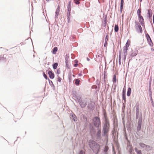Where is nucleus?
Returning a JSON list of instances; mask_svg holds the SVG:
<instances>
[{"mask_svg":"<svg viewBox=\"0 0 154 154\" xmlns=\"http://www.w3.org/2000/svg\"><path fill=\"white\" fill-rule=\"evenodd\" d=\"M5 59L6 58L4 57L3 55H0V61L1 60H5Z\"/></svg>","mask_w":154,"mask_h":154,"instance_id":"41","label":"nucleus"},{"mask_svg":"<svg viewBox=\"0 0 154 154\" xmlns=\"http://www.w3.org/2000/svg\"><path fill=\"white\" fill-rule=\"evenodd\" d=\"M134 149L137 154H142L141 150L138 149L137 148H135Z\"/></svg>","mask_w":154,"mask_h":154,"instance_id":"30","label":"nucleus"},{"mask_svg":"<svg viewBox=\"0 0 154 154\" xmlns=\"http://www.w3.org/2000/svg\"><path fill=\"white\" fill-rule=\"evenodd\" d=\"M112 87H113V89L114 90H115L116 87V85L114 83V84H113L112 85Z\"/></svg>","mask_w":154,"mask_h":154,"instance_id":"46","label":"nucleus"},{"mask_svg":"<svg viewBox=\"0 0 154 154\" xmlns=\"http://www.w3.org/2000/svg\"><path fill=\"white\" fill-rule=\"evenodd\" d=\"M50 63L48 62V64H48V65H49V64H50Z\"/></svg>","mask_w":154,"mask_h":154,"instance_id":"64","label":"nucleus"},{"mask_svg":"<svg viewBox=\"0 0 154 154\" xmlns=\"http://www.w3.org/2000/svg\"><path fill=\"white\" fill-rule=\"evenodd\" d=\"M71 1H70L68 3L67 5V10L71 11Z\"/></svg>","mask_w":154,"mask_h":154,"instance_id":"23","label":"nucleus"},{"mask_svg":"<svg viewBox=\"0 0 154 154\" xmlns=\"http://www.w3.org/2000/svg\"><path fill=\"white\" fill-rule=\"evenodd\" d=\"M49 83L50 85L52 87L53 89L54 90H55V87L54 86V85L53 84V83L52 82V81L50 80H49Z\"/></svg>","mask_w":154,"mask_h":154,"instance_id":"22","label":"nucleus"},{"mask_svg":"<svg viewBox=\"0 0 154 154\" xmlns=\"http://www.w3.org/2000/svg\"><path fill=\"white\" fill-rule=\"evenodd\" d=\"M43 76L44 77L45 79H46V80L48 79L49 81V80H50V79L47 77V75L45 74V72H43Z\"/></svg>","mask_w":154,"mask_h":154,"instance_id":"40","label":"nucleus"},{"mask_svg":"<svg viewBox=\"0 0 154 154\" xmlns=\"http://www.w3.org/2000/svg\"><path fill=\"white\" fill-rule=\"evenodd\" d=\"M66 66L68 68H69V66L68 64V61H65Z\"/></svg>","mask_w":154,"mask_h":154,"instance_id":"45","label":"nucleus"},{"mask_svg":"<svg viewBox=\"0 0 154 154\" xmlns=\"http://www.w3.org/2000/svg\"><path fill=\"white\" fill-rule=\"evenodd\" d=\"M145 36L146 37L148 43L149 45L151 46L152 47L153 45V43L151 39V38L148 33H145Z\"/></svg>","mask_w":154,"mask_h":154,"instance_id":"6","label":"nucleus"},{"mask_svg":"<svg viewBox=\"0 0 154 154\" xmlns=\"http://www.w3.org/2000/svg\"><path fill=\"white\" fill-rule=\"evenodd\" d=\"M119 64L120 65L121 63V60H119Z\"/></svg>","mask_w":154,"mask_h":154,"instance_id":"56","label":"nucleus"},{"mask_svg":"<svg viewBox=\"0 0 154 154\" xmlns=\"http://www.w3.org/2000/svg\"><path fill=\"white\" fill-rule=\"evenodd\" d=\"M132 148H130L129 151L130 152V154H132Z\"/></svg>","mask_w":154,"mask_h":154,"instance_id":"55","label":"nucleus"},{"mask_svg":"<svg viewBox=\"0 0 154 154\" xmlns=\"http://www.w3.org/2000/svg\"><path fill=\"white\" fill-rule=\"evenodd\" d=\"M73 97H74L75 98H76V99H77V100L78 101V102H80V98H81V97H78V96H77L76 95H74V96H73Z\"/></svg>","mask_w":154,"mask_h":154,"instance_id":"38","label":"nucleus"},{"mask_svg":"<svg viewBox=\"0 0 154 154\" xmlns=\"http://www.w3.org/2000/svg\"><path fill=\"white\" fill-rule=\"evenodd\" d=\"M107 42H105V43H104V47H106L107 46Z\"/></svg>","mask_w":154,"mask_h":154,"instance_id":"52","label":"nucleus"},{"mask_svg":"<svg viewBox=\"0 0 154 154\" xmlns=\"http://www.w3.org/2000/svg\"><path fill=\"white\" fill-rule=\"evenodd\" d=\"M126 55H124L123 60H124V62L125 60V59H126Z\"/></svg>","mask_w":154,"mask_h":154,"instance_id":"53","label":"nucleus"},{"mask_svg":"<svg viewBox=\"0 0 154 154\" xmlns=\"http://www.w3.org/2000/svg\"><path fill=\"white\" fill-rule=\"evenodd\" d=\"M129 45H130V41L128 39V40L126 43L125 46H124V47H125V48H127L128 49V48L129 46Z\"/></svg>","mask_w":154,"mask_h":154,"instance_id":"27","label":"nucleus"},{"mask_svg":"<svg viewBox=\"0 0 154 154\" xmlns=\"http://www.w3.org/2000/svg\"><path fill=\"white\" fill-rule=\"evenodd\" d=\"M88 144L90 147L95 154H98L99 151L100 146L95 141L90 140L88 141Z\"/></svg>","mask_w":154,"mask_h":154,"instance_id":"1","label":"nucleus"},{"mask_svg":"<svg viewBox=\"0 0 154 154\" xmlns=\"http://www.w3.org/2000/svg\"><path fill=\"white\" fill-rule=\"evenodd\" d=\"M104 118V122L109 121L108 118L107 117L106 113V112H104L103 113Z\"/></svg>","mask_w":154,"mask_h":154,"instance_id":"19","label":"nucleus"},{"mask_svg":"<svg viewBox=\"0 0 154 154\" xmlns=\"http://www.w3.org/2000/svg\"><path fill=\"white\" fill-rule=\"evenodd\" d=\"M69 58V55L68 54H66L65 57V61H68V60Z\"/></svg>","mask_w":154,"mask_h":154,"instance_id":"36","label":"nucleus"},{"mask_svg":"<svg viewBox=\"0 0 154 154\" xmlns=\"http://www.w3.org/2000/svg\"><path fill=\"white\" fill-rule=\"evenodd\" d=\"M82 75V74L81 73H80L78 74V76H81Z\"/></svg>","mask_w":154,"mask_h":154,"instance_id":"59","label":"nucleus"},{"mask_svg":"<svg viewBox=\"0 0 154 154\" xmlns=\"http://www.w3.org/2000/svg\"><path fill=\"white\" fill-rule=\"evenodd\" d=\"M106 23H103V25L104 26H106Z\"/></svg>","mask_w":154,"mask_h":154,"instance_id":"60","label":"nucleus"},{"mask_svg":"<svg viewBox=\"0 0 154 154\" xmlns=\"http://www.w3.org/2000/svg\"><path fill=\"white\" fill-rule=\"evenodd\" d=\"M94 125L97 129H99L101 126V122L100 118L98 116L95 117L93 119Z\"/></svg>","mask_w":154,"mask_h":154,"instance_id":"3","label":"nucleus"},{"mask_svg":"<svg viewBox=\"0 0 154 154\" xmlns=\"http://www.w3.org/2000/svg\"><path fill=\"white\" fill-rule=\"evenodd\" d=\"M124 4V0H121L120 3V12H122L123 9V5Z\"/></svg>","mask_w":154,"mask_h":154,"instance_id":"18","label":"nucleus"},{"mask_svg":"<svg viewBox=\"0 0 154 154\" xmlns=\"http://www.w3.org/2000/svg\"><path fill=\"white\" fill-rule=\"evenodd\" d=\"M139 21L142 26H144L145 24L144 22V20L143 17L142 15L138 16Z\"/></svg>","mask_w":154,"mask_h":154,"instance_id":"9","label":"nucleus"},{"mask_svg":"<svg viewBox=\"0 0 154 154\" xmlns=\"http://www.w3.org/2000/svg\"><path fill=\"white\" fill-rule=\"evenodd\" d=\"M74 81H75V84L76 85L78 86L80 85L81 82L80 80L78 79H75Z\"/></svg>","mask_w":154,"mask_h":154,"instance_id":"17","label":"nucleus"},{"mask_svg":"<svg viewBox=\"0 0 154 154\" xmlns=\"http://www.w3.org/2000/svg\"><path fill=\"white\" fill-rule=\"evenodd\" d=\"M148 93L150 97L151 98V100H152V91L151 83H150L149 86Z\"/></svg>","mask_w":154,"mask_h":154,"instance_id":"16","label":"nucleus"},{"mask_svg":"<svg viewBox=\"0 0 154 154\" xmlns=\"http://www.w3.org/2000/svg\"><path fill=\"white\" fill-rule=\"evenodd\" d=\"M46 72H48L49 77L51 79H52L54 78V74L50 68L49 67L48 69L46 70Z\"/></svg>","mask_w":154,"mask_h":154,"instance_id":"7","label":"nucleus"},{"mask_svg":"<svg viewBox=\"0 0 154 154\" xmlns=\"http://www.w3.org/2000/svg\"><path fill=\"white\" fill-rule=\"evenodd\" d=\"M90 128H91V129H94L93 127V126H92V127H90Z\"/></svg>","mask_w":154,"mask_h":154,"instance_id":"63","label":"nucleus"},{"mask_svg":"<svg viewBox=\"0 0 154 154\" xmlns=\"http://www.w3.org/2000/svg\"><path fill=\"white\" fill-rule=\"evenodd\" d=\"M108 39H109V35H108V33H107L106 35L105 38V42H107Z\"/></svg>","mask_w":154,"mask_h":154,"instance_id":"43","label":"nucleus"},{"mask_svg":"<svg viewBox=\"0 0 154 154\" xmlns=\"http://www.w3.org/2000/svg\"><path fill=\"white\" fill-rule=\"evenodd\" d=\"M151 148L152 147L150 146L146 145V146L144 149L146 150L149 151L151 150Z\"/></svg>","mask_w":154,"mask_h":154,"instance_id":"35","label":"nucleus"},{"mask_svg":"<svg viewBox=\"0 0 154 154\" xmlns=\"http://www.w3.org/2000/svg\"><path fill=\"white\" fill-rule=\"evenodd\" d=\"M119 30L118 26L116 24L114 27V31L115 32H118Z\"/></svg>","mask_w":154,"mask_h":154,"instance_id":"32","label":"nucleus"},{"mask_svg":"<svg viewBox=\"0 0 154 154\" xmlns=\"http://www.w3.org/2000/svg\"><path fill=\"white\" fill-rule=\"evenodd\" d=\"M136 118L137 119L138 118L139 119L140 117H139V112L138 107H136Z\"/></svg>","mask_w":154,"mask_h":154,"instance_id":"21","label":"nucleus"},{"mask_svg":"<svg viewBox=\"0 0 154 154\" xmlns=\"http://www.w3.org/2000/svg\"><path fill=\"white\" fill-rule=\"evenodd\" d=\"M109 150V147L107 146H105L104 147L103 151L105 154H107V152Z\"/></svg>","mask_w":154,"mask_h":154,"instance_id":"24","label":"nucleus"},{"mask_svg":"<svg viewBox=\"0 0 154 154\" xmlns=\"http://www.w3.org/2000/svg\"><path fill=\"white\" fill-rule=\"evenodd\" d=\"M71 11L67 10V17L68 21L70 20V16H71L70 14Z\"/></svg>","mask_w":154,"mask_h":154,"instance_id":"26","label":"nucleus"},{"mask_svg":"<svg viewBox=\"0 0 154 154\" xmlns=\"http://www.w3.org/2000/svg\"><path fill=\"white\" fill-rule=\"evenodd\" d=\"M96 139L98 141H100L102 138L101 136V130L100 128L97 129L96 134Z\"/></svg>","mask_w":154,"mask_h":154,"instance_id":"8","label":"nucleus"},{"mask_svg":"<svg viewBox=\"0 0 154 154\" xmlns=\"http://www.w3.org/2000/svg\"><path fill=\"white\" fill-rule=\"evenodd\" d=\"M141 8H139L137 10V14L138 16L141 15Z\"/></svg>","mask_w":154,"mask_h":154,"instance_id":"33","label":"nucleus"},{"mask_svg":"<svg viewBox=\"0 0 154 154\" xmlns=\"http://www.w3.org/2000/svg\"><path fill=\"white\" fill-rule=\"evenodd\" d=\"M74 3L77 5H79L80 4V0H74Z\"/></svg>","mask_w":154,"mask_h":154,"instance_id":"39","label":"nucleus"},{"mask_svg":"<svg viewBox=\"0 0 154 154\" xmlns=\"http://www.w3.org/2000/svg\"><path fill=\"white\" fill-rule=\"evenodd\" d=\"M78 65V64L76 63H75V64L74 65V66L75 67H76Z\"/></svg>","mask_w":154,"mask_h":154,"instance_id":"58","label":"nucleus"},{"mask_svg":"<svg viewBox=\"0 0 154 154\" xmlns=\"http://www.w3.org/2000/svg\"><path fill=\"white\" fill-rule=\"evenodd\" d=\"M151 51H154V49L153 48H151Z\"/></svg>","mask_w":154,"mask_h":154,"instance_id":"61","label":"nucleus"},{"mask_svg":"<svg viewBox=\"0 0 154 154\" xmlns=\"http://www.w3.org/2000/svg\"><path fill=\"white\" fill-rule=\"evenodd\" d=\"M121 54H122V50L121 49L119 53V60H121Z\"/></svg>","mask_w":154,"mask_h":154,"instance_id":"42","label":"nucleus"},{"mask_svg":"<svg viewBox=\"0 0 154 154\" xmlns=\"http://www.w3.org/2000/svg\"><path fill=\"white\" fill-rule=\"evenodd\" d=\"M69 117L71 120H73L75 122L77 121V118L76 115L74 114H71Z\"/></svg>","mask_w":154,"mask_h":154,"instance_id":"11","label":"nucleus"},{"mask_svg":"<svg viewBox=\"0 0 154 154\" xmlns=\"http://www.w3.org/2000/svg\"><path fill=\"white\" fill-rule=\"evenodd\" d=\"M132 52L131 53L130 55V56L131 57H133L135 56H136L137 54L138 51L137 50H135L134 51H132Z\"/></svg>","mask_w":154,"mask_h":154,"instance_id":"15","label":"nucleus"},{"mask_svg":"<svg viewBox=\"0 0 154 154\" xmlns=\"http://www.w3.org/2000/svg\"><path fill=\"white\" fill-rule=\"evenodd\" d=\"M87 104V101L81 100L79 103V104L81 107L83 108L85 107Z\"/></svg>","mask_w":154,"mask_h":154,"instance_id":"13","label":"nucleus"},{"mask_svg":"<svg viewBox=\"0 0 154 154\" xmlns=\"http://www.w3.org/2000/svg\"><path fill=\"white\" fill-rule=\"evenodd\" d=\"M112 81L114 83H115L116 82V75L115 74H114L113 78L112 79Z\"/></svg>","mask_w":154,"mask_h":154,"instance_id":"34","label":"nucleus"},{"mask_svg":"<svg viewBox=\"0 0 154 154\" xmlns=\"http://www.w3.org/2000/svg\"><path fill=\"white\" fill-rule=\"evenodd\" d=\"M104 23H107V19H106V16L104 19Z\"/></svg>","mask_w":154,"mask_h":154,"instance_id":"51","label":"nucleus"},{"mask_svg":"<svg viewBox=\"0 0 154 154\" xmlns=\"http://www.w3.org/2000/svg\"><path fill=\"white\" fill-rule=\"evenodd\" d=\"M88 108L90 110H93L94 109V106L93 104L91 103H89L88 106Z\"/></svg>","mask_w":154,"mask_h":154,"instance_id":"14","label":"nucleus"},{"mask_svg":"<svg viewBox=\"0 0 154 154\" xmlns=\"http://www.w3.org/2000/svg\"><path fill=\"white\" fill-rule=\"evenodd\" d=\"M58 50V48L57 47H54L52 51V53L53 54H55Z\"/></svg>","mask_w":154,"mask_h":154,"instance_id":"25","label":"nucleus"},{"mask_svg":"<svg viewBox=\"0 0 154 154\" xmlns=\"http://www.w3.org/2000/svg\"><path fill=\"white\" fill-rule=\"evenodd\" d=\"M131 91V88L130 87L128 88V91L127 93V95L128 97L130 96Z\"/></svg>","mask_w":154,"mask_h":154,"instance_id":"20","label":"nucleus"},{"mask_svg":"<svg viewBox=\"0 0 154 154\" xmlns=\"http://www.w3.org/2000/svg\"><path fill=\"white\" fill-rule=\"evenodd\" d=\"M128 49V48L123 47V52L124 55H127V51Z\"/></svg>","mask_w":154,"mask_h":154,"instance_id":"29","label":"nucleus"},{"mask_svg":"<svg viewBox=\"0 0 154 154\" xmlns=\"http://www.w3.org/2000/svg\"><path fill=\"white\" fill-rule=\"evenodd\" d=\"M147 17L149 20H151V18L152 17V13L151 9L149 8L147 10Z\"/></svg>","mask_w":154,"mask_h":154,"instance_id":"12","label":"nucleus"},{"mask_svg":"<svg viewBox=\"0 0 154 154\" xmlns=\"http://www.w3.org/2000/svg\"><path fill=\"white\" fill-rule=\"evenodd\" d=\"M83 152L82 150H81L80 151V153L79 154H83Z\"/></svg>","mask_w":154,"mask_h":154,"instance_id":"57","label":"nucleus"},{"mask_svg":"<svg viewBox=\"0 0 154 154\" xmlns=\"http://www.w3.org/2000/svg\"><path fill=\"white\" fill-rule=\"evenodd\" d=\"M96 57H100L101 58H102V56L101 55H96Z\"/></svg>","mask_w":154,"mask_h":154,"instance_id":"54","label":"nucleus"},{"mask_svg":"<svg viewBox=\"0 0 154 154\" xmlns=\"http://www.w3.org/2000/svg\"><path fill=\"white\" fill-rule=\"evenodd\" d=\"M60 7L59 5H58L57 6V8L56 10H57V11H60Z\"/></svg>","mask_w":154,"mask_h":154,"instance_id":"50","label":"nucleus"},{"mask_svg":"<svg viewBox=\"0 0 154 154\" xmlns=\"http://www.w3.org/2000/svg\"><path fill=\"white\" fill-rule=\"evenodd\" d=\"M139 145L141 147L143 148L144 149H145L146 146V145L143 143H140Z\"/></svg>","mask_w":154,"mask_h":154,"instance_id":"31","label":"nucleus"},{"mask_svg":"<svg viewBox=\"0 0 154 154\" xmlns=\"http://www.w3.org/2000/svg\"><path fill=\"white\" fill-rule=\"evenodd\" d=\"M87 60L88 61H89L90 60V59L88 57H87Z\"/></svg>","mask_w":154,"mask_h":154,"instance_id":"62","label":"nucleus"},{"mask_svg":"<svg viewBox=\"0 0 154 154\" xmlns=\"http://www.w3.org/2000/svg\"><path fill=\"white\" fill-rule=\"evenodd\" d=\"M62 79L59 76H57V81L59 82H61Z\"/></svg>","mask_w":154,"mask_h":154,"instance_id":"44","label":"nucleus"},{"mask_svg":"<svg viewBox=\"0 0 154 154\" xmlns=\"http://www.w3.org/2000/svg\"><path fill=\"white\" fill-rule=\"evenodd\" d=\"M122 97L124 102L123 103H126V89L125 87L123 88L122 90Z\"/></svg>","mask_w":154,"mask_h":154,"instance_id":"10","label":"nucleus"},{"mask_svg":"<svg viewBox=\"0 0 154 154\" xmlns=\"http://www.w3.org/2000/svg\"><path fill=\"white\" fill-rule=\"evenodd\" d=\"M135 28L138 32L142 33L143 30L140 24L137 21H135Z\"/></svg>","mask_w":154,"mask_h":154,"instance_id":"4","label":"nucleus"},{"mask_svg":"<svg viewBox=\"0 0 154 154\" xmlns=\"http://www.w3.org/2000/svg\"><path fill=\"white\" fill-rule=\"evenodd\" d=\"M58 65V63H55L52 65L53 68L54 69H55L57 68V66Z\"/></svg>","mask_w":154,"mask_h":154,"instance_id":"28","label":"nucleus"},{"mask_svg":"<svg viewBox=\"0 0 154 154\" xmlns=\"http://www.w3.org/2000/svg\"><path fill=\"white\" fill-rule=\"evenodd\" d=\"M110 124L109 122H104L102 130V136L105 137L106 139H107V142H108V133L109 130Z\"/></svg>","mask_w":154,"mask_h":154,"instance_id":"2","label":"nucleus"},{"mask_svg":"<svg viewBox=\"0 0 154 154\" xmlns=\"http://www.w3.org/2000/svg\"><path fill=\"white\" fill-rule=\"evenodd\" d=\"M59 12V11L56 10L55 15V17L56 19L58 18L57 17L58 16Z\"/></svg>","mask_w":154,"mask_h":154,"instance_id":"37","label":"nucleus"},{"mask_svg":"<svg viewBox=\"0 0 154 154\" xmlns=\"http://www.w3.org/2000/svg\"><path fill=\"white\" fill-rule=\"evenodd\" d=\"M83 72L85 74L87 73L88 72L87 69H85L84 70Z\"/></svg>","mask_w":154,"mask_h":154,"instance_id":"49","label":"nucleus"},{"mask_svg":"<svg viewBox=\"0 0 154 154\" xmlns=\"http://www.w3.org/2000/svg\"><path fill=\"white\" fill-rule=\"evenodd\" d=\"M142 114H141L140 116V117L139 119H138V125L137 129V131L138 132L139 131H140L141 130V124H142Z\"/></svg>","mask_w":154,"mask_h":154,"instance_id":"5","label":"nucleus"},{"mask_svg":"<svg viewBox=\"0 0 154 154\" xmlns=\"http://www.w3.org/2000/svg\"><path fill=\"white\" fill-rule=\"evenodd\" d=\"M106 77H107V75H106V74H105V73H104V81L105 82V79H106Z\"/></svg>","mask_w":154,"mask_h":154,"instance_id":"48","label":"nucleus"},{"mask_svg":"<svg viewBox=\"0 0 154 154\" xmlns=\"http://www.w3.org/2000/svg\"><path fill=\"white\" fill-rule=\"evenodd\" d=\"M60 73V69H58L57 70V74H59Z\"/></svg>","mask_w":154,"mask_h":154,"instance_id":"47","label":"nucleus"}]
</instances>
